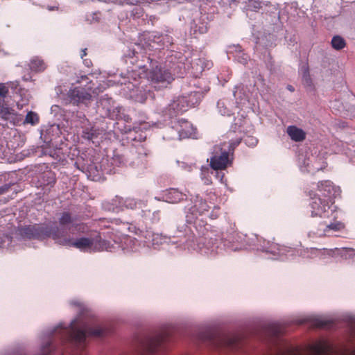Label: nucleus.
<instances>
[{"mask_svg": "<svg viewBox=\"0 0 355 355\" xmlns=\"http://www.w3.org/2000/svg\"><path fill=\"white\" fill-rule=\"evenodd\" d=\"M302 70V83L306 87L312 86V80L309 74V69L308 66H304Z\"/></svg>", "mask_w": 355, "mask_h": 355, "instance_id": "obj_25", "label": "nucleus"}, {"mask_svg": "<svg viewBox=\"0 0 355 355\" xmlns=\"http://www.w3.org/2000/svg\"><path fill=\"white\" fill-rule=\"evenodd\" d=\"M198 62H199L200 64H203L205 62L204 60H202V59H199Z\"/></svg>", "mask_w": 355, "mask_h": 355, "instance_id": "obj_46", "label": "nucleus"}, {"mask_svg": "<svg viewBox=\"0 0 355 355\" xmlns=\"http://www.w3.org/2000/svg\"><path fill=\"white\" fill-rule=\"evenodd\" d=\"M142 1L143 0H125V3L130 5H137Z\"/></svg>", "mask_w": 355, "mask_h": 355, "instance_id": "obj_38", "label": "nucleus"}, {"mask_svg": "<svg viewBox=\"0 0 355 355\" xmlns=\"http://www.w3.org/2000/svg\"><path fill=\"white\" fill-rule=\"evenodd\" d=\"M55 174L51 171H47L40 175L39 179V186L40 187L50 186L53 187L55 183Z\"/></svg>", "mask_w": 355, "mask_h": 355, "instance_id": "obj_16", "label": "nucleus"}, {"mask_svg": "<svg viewBox=\"0 0 355 355\" xmlns=\"http://www.w3.org/2000/svg\"><path fill=\"white\" fill-rule=\"evenodd\" d=\"M172 130L177 132V136L173 139H182L189 138L195 135V128L187 120L181 119L173 122Z\"/></svg>", "mask_w": 355, "mask_h": 355, "instance_id": "obj_7", "label": "nucleus"}, {"mask_svg": "<svg viewBox=\"0 0 355 355\" xmlns=\"http://www.w3.org/2000/svg\"><path fill=\"white\" fill-rule=\"evenodd\" d=\"M127 88L130 90V97L137 102L144 103L146 97L139 87H136L132 83H128Z\"/></svg>", "mask_w": 355, "mask_h": 355, "instance_id": "obj_15", "label": "nucleus"}, {"mask_svg": "<svg viewBox=\"0 0 355 355\" xmlns=\"http://www.w3.org/2000/svg\"><path fill=\"white\" fill-rule=\"evenodd\" d=\"M40 121V117L38 114L34 112L30 111L27 113L24 123L31 124L35 125Z\"/></svg>", "mask_w": 355, "mask_h": 355, "instance_id": "obj_24", "label": "nucleus"}, {"mask_svg": "<svg viewBox=\"0 0 355 355\" xmlns=\"http://www.w3.org/2000/svg\"><path fill=\"white\" fill-rule=\"evenodd\" d=\"M327 250L329 252L328 254H329V255H332L333 254V253H334V250Z\"/></svg>", "mask_w": 355, "mask_h": 355, "instance_id": "obj_44", "label": "nucleus"}, {"mask_svg": "<svg viewBox=\"0 0 355 355\" xmlns=\"http://www.w3.org/2000/svg\"><path fill=\"white\" fill-rule=\"evenodd\" d=\"M46 64L43 60L38 58L31 60L30 68L35 71H43L46 69Z\"/></svg>", "mask_w": 355, "mask_h": 355, "instance_id": "obj_21", "label": "nucleus"}, {"mask_svg": "<svg viewBox=\"0 0 355 355\" xmlns=\"http://www.w3.org/2000/svg\"><path fill=\"white\" fill-rule=\"evenodd\" d=\"M284 328L279 323H272L268 324L265 329V334L268 340H275L284 334Z\"/></svg>", "mask_w": 355, "mask_h": 355, "instance_id": "obj_13", "label": "nucleus"}, {"mask_svg": "<svg viewBox=\"0 0 355 355\" xmlns=\"http://www.w3.org/2000/svg\"><path fill=\"white\" fill-rule=\"evenodd\" d=\"M80 129L82 138L88 141H92L94 139L98 138L101 134V130L92 125L85 115L80 119Z\"/></svg>", "mask_w": 355, "mask_h": 355, "instance_id": "obj_10", "label": "nucleus"}, {"mask_svg": "<svg viewBox=\"0 0 355 355\" xmlns=\"http://www.w3.org/2000/svg\"><path fill=\"white\" fill-rule=\"evenodd\" d=\"M286 133L291 140L295 142L303 141L306 139V132L295 125H289L286 129Z\"/></svg>", "mask_w": 355, "mask_h": 355, "instance_id": "obj_14", "label": "nucleus"}, {"mask_svg": "<svg viewBox=\"0 0 355 355\" xmlns=\"http://www.w3.org/2000/svg\"><path fill=\"white\" fill-rule=\"evenodd\" d=\"M202 98V93L200 92H191L189 95V100L188 101L193 105L200 103Z\"/></svg>", "mask_w": 355, "mask_h": 355, "instance_id": "obj_28", "label": "nucleus"}, {"mask_svg": "<svg viewBox=\"0 0 355 355\" xmlns=\"http://www.w3.org/2000/svg\"><path fill=\"white\" fill-rule=\"evenodd\" d=\"M288 89L291 91V92H293L294 91V89L292 86H288Z\"/></svg>", "mask_w": 355, "mask_h": 355, "instance_id": "obj_45", "label": "nucleus"}, {"mask_svg": "<svg viewBox=\"0 0 355 355\" xmlns=\"http://www.w3.org/2000/svg\"><path fill=\"white\" fill-rule=\"evenodd\" d=\"M67 96L70 101L76 105H87L92 99L90 89L82 87L71 88L68 92Z\"/></svg>", "mask_w": 355, "mask_h": 355, "instance_id": "obj_8", "label": "nucleus"}, {"mask_svg": "<svg viewBox=\"0 0 355 355\" xmlns=\"http://www.w3.org/2000/svg\"><path fill=\"white\" fill-rule=\"evenodd\" d=\"M87 55V49H84L81 51L80 57L83 58Z\"/></svg>", "mask_w": 355, "mask_h": 355, "instance_id": "obj_40", "label": "nucleus"}, {"mask_svg": "<svg viewBox=\"0 0 355 355\" xmlns=\"http://www.w3.org/2000/svg\"><path fill=\"white\" fill-rule=\"evenodd\" d=\"M248 7L250 10L257 11L262 8V3L258 0H250Z\"/></svg>", "mask_w": 355, "mask_h": 355, "instance_id": "obj_30", "label": "nucleus"}, {"mask_svg": "<svg viewBox=\"0 0 355 355\" xmlns=\"http://www.w3.org/2000/svg\"><path fill=\"white\" fill-rule=\"evenodd\" d=\"M141 12H142V10H141L140 12H137V13L140 14Z\"/></svg>", "mask_w": 355, "mask_h": 355, "instance_id": "obj_48", "label": "nucleus"}, {"mask_svg": "<svg viewBox=\"0 0 355 355\" xmlns=\"http://www.w3.org/2000/svg\"><path fill=\"white\" fill-rule=\"evenodd\" d=\"M243 141L250 147H254L258 143V139L253 136H246Z\"/></svg>", "mask_w": 355, "mask_h": 355, "instance_id": "obj_31", "label": "nucleus"}, {"mask_svg": "<svg viewBox=\"0 0 355 355\" xmlns=\"http://www.w3.org/2000/svg\"><path fill=\"white\" fill-rule=\"evenodd\" d=\"M343 227L344 225L340 222L331 223L329 225H326V228L324 230V232H327L328 230L338 231Z\"/></svg>", "mask_w": 355, "mask_h": 355, "instance_id": "obj_29", "label": "nucleus"}, {"mask_svg": "<svg viewBox=\"0 0 355 355\" xmlns=\"http://www.w3.org/2000/svg\"><path fill=\"white\" fill-rule=\"evenodd\" d=\"M105 329L96 323H83L80 327L76 326V321L71 324L70 338L78 344H83L87 336H102Z\"/></svg>", "mask_w": 355, "mask_h": 355, "instance_id": "obj_4", "label": "nucleus"}, {"mask_svg": "<svg viewBox=\"0 0 355 355\" xmlns=\"http://www.w3.org/2000/svg\"><path fill=\"white\" fill-rule=\"evenodd\" d=\"M74 221V218L69 212H63L61 214L59 218V224L61 227H67L70 224H72Z\"/></svg>", "mask_w": 355, "mask_h": 355, "instance_id": "obj_23", "label": "nucleus"}, {"mask_svg": "<svg viewBox=\"0 0 355 355\" xmlns=\"http://www.w3.org/2000/svg\"><path fill=\"white\" fill-rule=\"evenodd\" d=\"M84 63L87 67H89L92 64L91 60L88 59L84 60Z\"/></svg>", "mask_w": 355, "mask_h": 355, "instance_id": "obj_41", "label": "nucleus"}, {"mask_svg": "<svg viewBox=\"0 0 355 355\" xmlns=\"http://www.w3.org/2000/svg\"><path fill=\"white\" fill-rule=\"evenodd\" d=\"M74 227L80 232H85V225L83 223L76 224V225H74Z\"/></svg>", "mask_w": 355, "mask_h": 355, "instance_id": "obj_36", "label": "nucleus"}, {"mask_svg": "<svg viewBox=\"0 0 355 355\" xmlns=\"http://www.w3.org/2000/svg\"><path fill=\"white\" fill-rule=\"evenodd\" d=\"M159 215H160V211L159 210H157V211H155L153 214V220H156V221H159Z\"/></svg>", "mask_w": 355, "mask_h": 355, "instance_id": "obj_37", "label": "nucleus"}, {"mask_svg": "<svg viewBox=\"0 0 355 355\" xmlns=\"http://www.w3.org/2000/svg\"><path fill=\"white\" fill-rule=\"evenodd\" d=\"M333 203L331 199L321 198L316 195L311 197L310 209L312 217L327 218L329 216L331 205Z\"/></svg>", "mask_w": 355, "mask_h": 355, "instance_id": "obj_6", "label": "nucleus"}, {"mask_svg": "<svg viewBox=\"0 0 355 355\" xmlns=\"http://www.w3.org/2000/svg\"><path fill=\"white\" fill-rule=\"evenodd\" d=\"M211 65H212V63L209 62V61H207V62L205 64V67H207V68H209Z\"/></svg>", "mask_w": 355, "mask_h": 355, "instance_id": "obj_42", "label": "nucleus"}, {"mask_svg": "<svg viewBox=\"0 0 355 355\" xmlns=\"http://www.w3.org/2000/svg\"><path fill=\"white\" fill-rule=\"evenodd\" d=\"M200 339L216 349L224 347L231 350H237L241 345L239 336L225 334L211 329L203 332L200 335Z\"/></svg>", "mask_w": 355, "mask_h": 355, "instance_id": "obj_2", "label": "nucleus"}, {"mask_svg": "<svg viewBox=\"0 0 355 355\" xmlns=\"http://www.w3.org/2000/svg\"><path fill=\"white\" fill-rule=\"evenodd\" d=\"M209 209V205L207 202L202 200H198L191 208V213L194 215H202Z\"/></svg>", "mask_w": 355, "mask_h": 355, "instance_id": "obj_19", "label": "nucleus"}, {"mask_svg": "<svg viewBox=\"0 0 355 355\" xmlns=\"http://www.w3.org/2000/svg\"><path fill=\"white\" fill-rule=\"evenodd\" d=\"M318 188L322 195L325 198L331 199V196L334 191V186L331 181L325 180L318 183Z\"/></svg>", "mask_w": 355, "mask_h": 355, "instance_id": "obj_17", "label": "nucleus"}, {"mask_svg": "<svg viewBox=\"0 0 355 355\" xmlns=\"http://www.w3.org/2000/svg\"><path fill=\"white\" fill-rule=\"evenodd\" d=\"M229 157V153L227 151L214 155L210 159V166L215 171L225 169L230 162Z\"/></svg>", "mask_w": 355, "mask_h": 355, "instance_id": "obj_12", "label": "nucleus"}, {"mask_svg": "<svg viewBox=\"0 0 355 355\" xmlns=\"http://www.w3.org/2000/svg\"><path fill=\"white\" fill-rule=\"evenodd\" d=\"M119 201V202L123 203L122 205H121V209H123V208L130 209H135L137 208V202L136 200L133 198H119L116 199L115 202Z\"/></svg>", "mask_w": 355, "mask_h": 355, "instance_id": "obj_22", "label": "nucleus"}, {"mask_svg": "<svg viewBox=\"0 0 355 355\" xmlns=\"http://www.w3.org/2000/svg\"><path fill=\"white\" fill-rule=\"evenodd\" d=\"M58 227H50L45 224H35L19 227L17 234L24 239L43 240L51 238L53 240L54 234L57 233Z\"/></svg>", "mask_w": 355, "mask_h": 355, "instance_id": "obj_3", "label": "nucleus"}, {"mask_svg": "<svg viewBox=\"0 0 355 355\" xmlns=\"http://www.w3.org/2000/svg\"><path fill=\"white\" fill-rule=\"evenodd\" d=\"M170 339L168 332H162L148 337L141 343L138 355H157V353L165 349L166 345Z\"/></svg>", "mask_w": 355, "mask_h": 355, "instance_id": "obj_5", "label": "nucleus"}, {"mask_svg": "<svg viewBox=\"0 0 355 355\" xmlns=\"http://www.w3.org/2000/svg\"><path fill=\"white\" fill-rule=\"evenodd\" d=\"M53 240L59 245L67 247H73L80 250H107L108 243L102 240L100 236L96 238L81 237L76 240L71 238L66 230L59 228L57 233L53 235Z\"/></svg>", "mask_w": 355, "mask_h": 355, "instance_id": "obj_1", "label": "nucleus"}, {"mask_svg": "<svg viewBox=\"0 0 355 355\" xmlns=\"http://www.w3.org/2000/svg\"><path fill=\"white\" fill-rule=\"evenodd\" d=\"M149 78L153 83L161 84L162 87H166L174 80L171 71L161 67L153 68L149 73Z\"/></svg>", "mask_w": 355, "mask_h": 355, "instance_id": "obj_9", "label": "nucleus"}, {"mask_svg": "<svg viewBox=\"0 0 355 355\" xmlns=\"http://www.w3.org/2000/svg\"><path fill=\"white\" fill-rule=\"evenodd\" d=\"M312 325L318 328L329 329L331 327L332 322L331 320L323 319L320 317H315L311 319Z\"/></svg>", "mask_w": 355, "mask_h": 355, "instance_id": "obj_20", "label": "nucleus"}, {"mask_svg": "<svg viewBox=\"0 0 355 355\" xmlns=\"http://www.w3.org/2000/svg\"><path fill=\"white\" fill-rule=\"evenodd\" d=\"M344 355H355V347L352 349H346Z\"/></svg>", "mask_w": 355, "mask_h": 355, "instance_id": "obj_39", "label": "nucleus"}, {"mask_svg": "<svg viewBox=\"0 0 355 355\" xmlns=\"http://www.w3.org/2000/svg\"><path fill=\"white\" fill-rule=\"evenodd\" d=\"M52 347V343H49L46 344V345L44 347L43 349V355H48L51 352V349Z\"/></svg>", "mask_w": 355, "mask_h": 355, "instance_id": "obj_35", "label": "nucleus"}, {"mask_svg": "<svg viewBox=\"0 0 355 355\" xmlns=\"http://www.w3.org/2000/svg\"><path fill=\"white\" fill-rule=\"evenodd\" d=\"M12 184H5L0 187V196L6 193L10 189Z\"/></svg>", "mask_w": 355, "mask_h": 355, "instance_id": "obj_34", "label": "nucleus"}, {"mask_svg": "<svg viewBox=\"0 0 355 355\" xmlns=\"http://www.w3.org/2000/svg\"><path fill=\"white\" fill-rule=\"evenodd\" d=\"M241 139H242L241 138H237L235 140H232L230 144L229 150H234L235 149V148L240 144Z\"/></svg>", "mask_w": 355, "mask_h": 355, "instance_id": "obj_33", "label": "nucleus"}, {"mask_svg": "<svg viewBox=\"0 0 355 355\" xmlns=\"http://www.w3.org/2000/svg\"><path fill=\"white\" fill-rule=\"evenodd\" d=\"M0 115L5 120H10L15 115V110L8 107L2 106L0 109Z\"/></svg>", "mask_w": 355, "mask_h": 355, "instance_id": "obj_26", "label": "nucleus"}, {"mask_svg": "<svg viewBox=\"0 0 355 355\" xmlns=\"http://www.w3.org/2000/svg\"><path fill=\"white\" fill-rule=\"evenodd\" d=\"M188 103L184 97H179L173 100L166 108V114L173 117L187 110Z\"/></svg>", "mask_w": 355, "mask_h": 355, "instance_id": "obj_11", "label": "nucleus"}, {"mask_svg": "<svg viewBox=\"0 0 355 355\" xmlns=\"http://www.w3.org/2000/svg\"><path fill=\"white\" fill-rule=\"evenodd\" d=\"M8 93V88L4 84H0V99L6 97Z\"/></svg>", "mask_w": 355, "mask_h": 355, "instance_id": "obj_32", "label": "nucleus"}, {"mask_svg": "<svg viewBox=\"0 0 355 355\" xmlns=\"http://www.w3.org/2000/svg\"><path fill=\"white\" fill-rule=\"evenodd\" d=\"M166 201L170 203H178L184 198L182 193L175 189H170L164 195Z\"/></svg>", "mask_w": 355, "mask_h": 355, "instance_id": "obj_18", "label": "nucleus"}, {"mask_svg": "<svg viewBox=\"0 0 355 355\" xmlns=\"http://www.w3.org/2000/svg\"><path fill=\"white\" fill-rule=\"evenodd\" d=\"M345 41L340 36H334L331 40L332 47L336 50H341L345 46Z\"/></svg>", "mask_w": 355, "mask_h": 355, "instance_id": "obj_27", "label": "nucleus"}, {"mask_svg": "<svg viewBox=\"0 0 355 355\" xmlns=\"http://www.w3.org/2000/svg\"><path fill=\"white\" fill-rule=\"evenodd\" d=\"M55 8L56 10H58V7H49V10H55Z\"/></svg>", "mask_w": 355, "mask_h": 355, "instance_id": "obj_43", "label": "nucleus"}, {"mask_svg": "<svg viewBox=\"0 0 355 355\" xmlns=\"http://www.w3.org/2000/svg\"><path fill=\"white\" fill-rule=\"evenodd\" d=\"M224 177V174L223 173L220 178V180L222 182L223 181V178Z\"/></svg>", "mask_w": 355, "mask_h": 355, "instance_id": "obj_47", "label": "nucleus"}]
</instances>
